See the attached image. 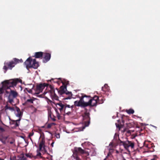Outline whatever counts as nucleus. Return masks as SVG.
I'll return each mask as SVG.
<instances>
[{"instance_id": "f257e3e1", "label": "nucleus", "mask_w": 160, "mask_h": 160, "mask_svg": "<svg viewBox=\"0 0 160 160\" xmlns=\"http://www.w3.org/2000/svg\"><path fill=\"white\" fill-rule=\"evenodd\" d=\"M61 83L62 84L61 86V97H65V94L68 95L67 97L62 99V100H66L70 99L72 96V93L71 92H68L67 90V87L68 84H69L68 81L66 80L63 81L61 78Z\"/></svg>"}, {"instance_id": "f03ea898", "label": "nucleus", "mask_w": 160, "mask_h": 160, "mask_svg": "<svg viewBox=\"0 0 160 160\" xmlns=\"http://www.w3.org/2000/svg\"><path fill=\"white\" fill-rule=\"evenodd\" d=\"M126 124V128L124 129V132L126 131L127 129H128L132 127H136V128H138V130H136V136H140L141 135H143L144 134V133L145 132L144 130L142 128L140 129L139 127L138 126V125L135 122H132L127 123Z\"/></svg>"}, {"instance_id": "7ed1b4c3", "label": "nucleus", "mask_w": 160, "mask_h": 160, "mask_svg": "<svg viewBox=\"0 0 160 160\" xmlns=\"http://www.w3.org/2000/svg\"><path fill=\"white\" fill-rule=\"evenodd\" d=\"M24 64L26 66L27 69L31 68L37 69L39 66L38 62L36 61V59H32L31 57L28 58L24 62Z\"/></svg>"}, {"instance_id": "20e7f679", "label": "nucleus", "mask_w": 160, "mask_h": 160, "mask_svg": "<svg viewBox=\"0 0 160 160\" xmlns=\"http://www.w3.org/2000/svg\"><path fill=\"white\" fill-rule=\"evenodd\" d=\"M73 154L71 157L72 160H81L78 156V154H83L86 152L81 148L75 147L73 151Z\"/></svg>"}, {"instance_id": "39448f33", "label": "nucleus", "mask_w": 160, "mask_h": 160, "mask_svg": "<svg viewBox=\"0 0 160 160\" xmlns=\"http://www.w3.org/2000/svg\"><path fill=\"white\" fill-rule=\"evenodd\" d=\"M19 59L16 58H14L13 61L9 62L4 63L5 65L3 66V69L5 70L4 72L6 73L8 69L10 70L15 66V65L19 63Z\"/></svg>"}, {"instance_id": "423d86ee", "label": "nucleus", "mask_w": 160, "mask_h": 160, "mask_svg": "<svg viewBox=\"0 0 160 160\" xmlns=\"http://www.w3.org/2000/svg\"><path fill=\"white\" fill-rule=\"evenodd\" d=\"M2 88L5 89L16 86V82H14L13 79L5 80L2 82Z\"/></svg>"}, {"instance_id": "0eeeda50", "label": "nucleus", "mask_w": 160, "mask_h": 160, "mask_svg": "<svg viewBox=\"0 0 160 160\" xmlns=\"http://www.w3.org/2000/svg\"><path fill=\"white\" fill-rule=\"evenodd\" d=\"M85 109L86 111L84 112L83 118L84 120V125L85 127H87L89 126L90 122V113L88 112V111H90V108H89L88 110L87 108H85Z\"/></svg>"}, {"instance_id": "6e6552de", "label": "nucleus", "mask_w": 160, "mask_h": 160, "mask_svg": "<svg viewBox=\"0 0 160 160\" xmlns=\"http://www.w3.org/2000/svg\"><path fill=\"white\" fill-rule=\"evenodd\" d=\"M18 93L16 91L11 90L8 97V102L12 105L14 103L13 99L18 96Z\"/></svg>"}, {"instance_id": "1a4fd4ad", "label": "nucleus", "mask_w": 160, "mask_h": 160, "mask_svg": "<svg viewBox=\"0 0 160 160\" xmlns=\"http://www.w3.org/2000/svg\"><path fill=\"white\" fill-rule=\"evenodd\" d=\"M48 85V84L46 83H40L39 84L37 85L36 87V92L39 93L40 92H41L42 90L45 88V87Z\"/></svg>"}, {"instance_id": "9d476101", "label": "nucleus", "mask_w": 160, "mask_h": 160, "mask_svg": "<svg viewBox=\"0 0 160 160\" xmlns=\"http://www.w3.org/2000/svg\"><path fill=\"white\" fill-rule=\"evenodd\" d=\"M123 143L124 147L126 149H128L130 147L132 148L134 146V144L129 141H126L123 142Z\"/></svg>"}, {"instance_id": "9b49d317", "label": "nucleus", "mask_w": 160, "mask_h": 160, "mask_svg": "<svg viewBox=\"0 0 160 160\" xmlns=\"http://www.w3.org/2000/svg\"><path fill=\"white\" fill-rule=\"evenodd\" d=\"M46 146L45 145V141H41L39 144V151H43L44 152H46L47 150L45 148Z\"/></svg>"}, {"instance_id": "f8f14e48", "label": "nucleus", "mask_w": 160, "mask_h": 160, "mask_svg": "<svg viewBox=\"0 0 160 160\" xmlns=\"http://www.w3.org/2000/svg\"><path fill=\"white\" fill-rule=\"evenodd\" d=\"M15 110L17 112L16 115L17 117L19 118V119H18L17 121H20L22 115V112L21 111L20 108L17 106L15 107Z\"/></svg>"}, {"instance_id": "ddd939ff", "label": "nucleus", "mask_w": 160, "mask_h": 160, "mask_svg": "<svg viewBox=\"0 0 160 160\" xmlns=\"http://www.w3.org/2000/svg\"><path fill=\"white\" fill-rule=\"evenodd\" d=\"M117 145V144H116L114 143L113 142H111L110 143L109 146V151L107 157L109 156L111 154V152L113 151V148H115Z\"/></svg>"}, {"instance_id": "4468645a", "label": "nucleus", "mask_w": 160, "mask_h": 160, "mask_svg": "<svg viewBox=\"0 0 160 160\" xmlns=\"http://www.w3.org/2000/svg\"><path fill=\"white\" fill-rule=\"evenodd\" d=\"M43 58L44 59L43 62L45 63L50 60L51 58V54L49 53H43Z\"/></svg>"}, {"instance_id": "2eb2a0df", "label": "nucleus", "mask_w": 160, "mask_h": 160, "mask_svg": "<svg viewBox=\"0 0 160 160\" xmlns=\"http://www.w3.org/2000/svg\"><path fill=\"white\" fill-rule=\"evenodd\" d=\"M54 109L57 113V116L58 119H60V114L58 111V110L60 111V102L56 104V107L54 108Z\"/></svg>"}, {"instance_id": "dca6fc26", "label": "nucleus", "mask_w": 160, "mask_h": 160, "mask_svg": "<svg viewBox=\"0 0 160 160\" xmlns=\"http://www.w3.org/2000/svg\"><path fill=\"white\" fill-rule=\"evenodd\" d=\"M122 124L120 122V120L118 121V123H116V125L117 127L118 128L119 130L121 128H122L124 125V121L123 119L122 118Z\"/></svg>"}, {"instance_id": "f3484780", "label": "nucleus", "mask_w": 160, "mask_h": 160, "mask_svg": "<svg viewBox=\"0 0 160 160\" xmlns=\"http://www.w3.org/2000/svg\"><path fill=\"white\" fill-rule=\"evenodd\" d=\"M43 54V52H36L35 53L34 55L33 56L34 57L36 58H42Z\"/></svg>"}, {"instance_id": "a211bd4d", "label": "nucleus", "mask_w": 160, "mask_h": 160, "mask_svg": "<svg viewBox=\"0 0 160 160\" xmlns=\"http://www.w3.org/2000/svg\"><path fill=\"white\" fill-rule=\"evenodd\" d=\"M89 102L90 103V106L92 107L96 106L97 105V103H98L97 101H95L94 100H92L91 99L89 100Z\"/></svg>"}, {"instance_id": "6ab92c4d", "label": "nucleus", "mask_w": 160, "mask_h": 160, "mask_svg": "<svg viewBox=\"0 0 160 160\" xmlns=\"http://www.w3.org/2000/svg\"><path fill=\"white\" fill-rule=\"evenodd\" d=\"M33 100L32 99H28L23 104L24 105H28V103H33Z\"/></svg>"}, {"instance_id": "aec40b11", "label": "nucleus", "mask_w": 160, "mask_h": 160, "mask_svg": "<svg viewBox=\"0 0 160 160\" xmlns=\"http://www.w3.org/2000/svg\"><path fill=\"white\" fill-rule=\"evenodd\" d=\"M70 106L69 105H63L61 103V111L64 109L65 111L67 108H70Z\"/></svg>"}, {"instance_id": "412c9836", "label": "nucleus", "mask_w": 160, "mask_h": 160, "mask_svg": "<svg viewBox=\"0 0 160 160\" xmlns=\"http://www.w3.org/2000/svg\"><path fill=\"white\" fill-rule=\"evenodd\" d=\"M48 119H50L53 121L55 120V117L54 116L52 115V112H48Z\"/></svg>"}, {"instance_id": "4be33fe9", "label": "nucleus", "mask_w": 160, "mask_h": 160, "mask_svg": "<svg viewBox=\"0 0 160 160\" xmlns=\"http://www.w3.org/2000/svg\"><path fill=\"white\" fill-rule=\"evenodd\" d=\"M90 103H89V101L88 102H83L82 103L81 107L85 108L86 107L88 106H90Z\"/></svg>"}, {"instance_id": "5701e85b", "label": "nucleus", "mask_w": 160, "mask_h": 160, "mask_svg": "<svg viewBox=\"0 0 160 160\" xmlns=\"http://www.w3.org/2000/svg\"><path fill=\"white\" fill-rule=\"evenodd\" d=\"M5 108L6 110L8 109L12 111H13L15 110L14 107H11L9 106L8 104H7L5 106Z\"/></svg>"}, {"instance_id": "b1692460", "label": "nucleus", "mask_w": 160, "mask_h": 160, "mask_svg": "<svg viewBox=\"0 0 160 160\" xmlns=\"http://www.w3.org/2000/svg\"><path fill=\"white\" fill-rule=\"evenodd\" d=\"M84 97H88L89 98H90V97L89 96H87L86 95H82L81 98H80V99L79 100V101L80 102L82 103L83 102H84V101L83 100V99Z\"/></svg>"}, {"instance_id": "393cba45", "label": "nucleus", "mask_w": 160, "mask_h": 160, "mask_svg": "<svg viewBox=\"0 0 160 160\" xmlns=\"http://www.w3.org/2000/svg\"><path fill=\"white\" fill-rule=\"evenodd\" d=\"M30 85L32 86L31 88H26L25 89L29 93H31L32 92V89L33 88V85L32 84H30Z\"/></svg>"}, {"instance_id": "a878e982", "label": "nucleus", "mask_w": 160, "mask_h": 160, "mask_svg": "<svg viewBox=\"0 0 160 160\" xmlns=\"http://www.w3.org/2000/svg\"><path fill=\"white\" fill-rule=\"evenodd\" d=\"M126 112L129 114H133L134 112V110L132 109H129L128 110H127Z\"/></svg>"}, {"instance_id": "bb28decb", "label": "nucleus", "mask_w": 160, "mask_h": 160, "mask_svg": "<svg viewBox=\"0 0 160 160\" xmlns=\"http://www.w3.org/2000/svg\"><path fill=\"white\" fill-rule=\"evenodd\" d=\"M74 105L75 106H78V107H79V106L81 107V103L79 101H75L74 102Z\"/></svg>"}, {"instance_id": "cd10ccee", "label": "nucleus", "mask_w": 160, "mask_h": 160, "mask_svg": "<svg viewBox=\"0 0 160 160\" xmlns=\"http://www.w3.org/2000/svg\"><path fill=\"white\" fill-rule=\"evenodd\" d=\"M108 87L107 84H105L104 86V87H103L102 88V90L104 92H106V89H107V88H108Z\"/></svg>"}, {"instance_id": "c85d7f7f", "label": "nucleus", "mask_w": 160, "mask_h": 160, "mask_svg": "<svg viewBox=\"0 0 160 160\" xmlns=\"http://www.w3.org/2000/svg\"><path fill=\"white\" fill-rule=\"evenodd\" d=\"M18 160H27V159L24 154H23L21 155Z\"/></svg>"}, {"instance_id": "c756f323", "label": "nucleus", "mask_w": 160, "mask_h": 160, "mask_svg": "<svg viewBox=\"0 0 160 160\" xmlns=\"http://www.w3.org/2000/svg\"><path fill=\"white\" fill-rule=\"evenodd\" d=\"M13 80L14 81V82H16V85H17V84L18 82L21 83L22 82V80H21L20 79H18V78H16L15 79H13Z\"/></svg>"}, {"instance_id": "7c9ffc66", "label": "nucleus", "mask_w": 160, "mask_h": 160, "mask_svg": "<svg viewBox=\"0 0 160 160\" xmlns=\"http://www.w3.org/2000/svg\"><path fill=\"white\" fill-rule=\"evenodd\" d=\"M17 120H12V121L13 122H15V125L16 127H18L19 126V124L18 123H19L20 121H17Z\"/></svg>"}, {"instance_id": "2f4dec72", "label": "nucleus", "mask_w": 160, "mask_h": 160, "mask_svg": "<svg viewBox=\"0 0 160 160\" xmlns=\"http://www.w3.org/2000/svg\"><path fill=\"white\" fill-rule=\"evenodd\" d=\"M114 140H120L118 134H115L114 136Z\"/></svg>"}, {"instance_id": "473e14b6", "label": "nucleus", "mask_w": 160, "mask_h": 160, "mask_svg": "<svg viewBox=\"0 0 160 160\" xmlns=\"http://www.w3.org/2000/svg\"><path fill=\"white\" fill-rule=\"evenodd\" d=\"M52 98L53 99H54L56 100H58V97L54 93V94H53V97H52Z\"/></svg>"}, {"instance_id": "72a5a7b5", "label": "nucleus", "mask_w": 160, "mask_h": 160, "mask_svg": "<svg viewBox=\"0 0 160 160\" xmlns=\"http://www.w3.org/2000/svg\"><path fill=\"white\" fill-rule=\"evenodd\" d=\"M92 99V100H94L95 101H98V100H99V97L97 96H94L93 98H92V99Z\"/></svg>"}, {"instance_id": "f704fd0d", "label": "nucleus", "mask_w": 160, "mask_h": 160, "mask_svg": "<svg viewBox=\"0 0 160 160\" xmlns=\"http://www.w3.org/2000/svg\"><path fill=\"white\" fill-rule=\"evenodd\" d=\"M54 124V123H51L48 124L47 127L48 128H50L52 125Z\"/></svg>"}, {"instance_id": "c9c22d12", "label": "nucleus", "mask_w": 160, "mask_h": 160, "mask_svg": "<svg viewBox=\"0 0 160 160\" xmlns=\"http://www.w3.org/2000/svg\"><path fill=\"white\" fill-rule=\"evenodd\" d=\"M40 151H39V150H37V156H41V153L39 152Z\"/></svg>"}, {"instance_id": "e433bc0d", "label": "nucleus", "mask_w": 160, "mask_h": 160, "mask_svg": "<svg viewBox=\"0 0 160 160\" xmlns=\"http://www.w3.org/2000/svg\"><path fill=\"white\" fill-rule=\"evenodd\" d=\"M3 88L2 87V88H0V94H1L3 93L4 92L3 91Z\"/></svg>"}, {"instance_id": "4c0bfd02", "label": "nucleus", "mask_w": 160, "mask_h": 160, "mask_svg": "<svg viewBox=\"0 0 160 160\" xmlns=\"http://www.w3.org/2000/svg\"><path fill=\"white\" fill-rule=\"evenodd\" d=\"M26 156L27 157H31V155L29 154H25Z\"/></svg>"}, {"instance_id": "58836bf2", "label": "nucleus", "mask_w": 160, "mask_h": 160, "mask_svg": "<svg viewBox=\"0 0 160 160\" xmlns=\"http://www.w3.org/2000/svg\"><path fill=\"white\" fill-rule=\"evenodd\" d=\"M33 135V133H31L28 135V137H29V138L31 140H32V139H31V138H30V137L31 136H32Z\"/></svg>"}, {"instance_id": "ea45409f", "label": "nucleus", "mask_w": 160, "mask_h": 160, "mask_svg": "<svg viewBox=\"0 0 160 160\" xmlns=\"http://www.w3.org/2000/svg\"><path fill=\"white\" fill-rule=\"evenodd\" d=\"M103 102V101L102 99H101V101H100L99 102V104L102 103Z\"/></svg>"}, {"instance_id": "a19ab883", "label": "nucleus", "mask_w": 160, "mask_h": 160, "mask_svg": "<svg viewBox=\"0 0 160 160\" xmlns=\"http://www.w3.org/2000/svg\"><path fill=\"white\" fill-rule=\"evenodd\" d=\"M14 141H12L9 142V143L11 144H13L14 143Z\"/></svg>"}, {"instance_id": "79ce46f5", "label": "nucleus", "mask_w": 160, "mask_h": 160, "mask_svg": "<svg viewBox=\"0 0 160 160\" xmlns=\"http://www.w3.org/2000/svg\"><path fill=\"white\" fill-rule=\"evenodd\" d=\"M56 137H57V138H58V137L59 138H60V134H59V133H58V134L57 135H56Z\"/></svg>"}, {"instance_id": "37998d69", "label": "nucleus", "mask_w": 160, "mask_h": 160, "mask_svg": "<svg viewBox=\"0 0 160 160\" xmlns=\"http://www.w3.org/2000/svg\"><path fill=\"white\" fill-rule=\"evenodd\" d=\"M0 130L2 131H3L4 130L3 128H2L1 127H0Z\"/></svg>"}, {"instance_id": "c03bdc74", "label": "nucleus", "mask_w": 160, "mask_h": 160, "mask_svg": "<svg viewBox=\"0 0 160 160\" xmlns=\"http://www.w3.org/2000/svg\"><path fill=\"white\" fill-rule=\"evenodd\" d=\"M2 141V142L4 144L6 143V142H5L6 141L3 140V141Z\"/></svg>"}, {"instance_id": "a18cd8bd", "label": "nucleus", "mask_w": 160, "mask_h": 160, "mask_svg": "<svg viewBox=\"0 0 160 160\" xmlns=\"http://www.w3.org/2000/svg\"><path fill=\"white\" fill-rule=\"evenodd\" d=\"M54 142H52V143L51 144V146H52V147H53V143H54Z\"/></svg>"}, {"instance_id": "49530a36", "label": "nucleus", "mask_w": 160, "mask_h": 160, "mask_svg": "<svg viewBox=\"0 0 160 160\" xmlns=\"http://www.w3.org/2000/svg\"><path fill=\"white\" fill-rule=\"evenodd\" d=\"M19 62H23V61H22V59H20V60H19Z\"/></svg>"}, {"instance_id": "de8ad7c7", "label": "nucleus", "mask_w": 160, "mask_h": 160, "mask_svg": "<svg viewBox=\"0 0 160 160\" xmlns=\"http://www.w3.org/2000/svg\"><path fill=\"white\" fill-rule=\"evenodd\" d=\"M58 93H60V90H58Z\"/></svg>"}, {"instance_id": "09e8293b", "label": "nucleus", "mask_w": 160, "mask_h": 160, "mask_svg": "<svg viewBox=\"0 0 160 160\" xmlns=\"http://www.w3.org/2000/svg\"><path fill=\"white\" fill-rule=\"evenodd\" d=\"M21 137H22V138H23L24 139V137H23V136H21Z\"/></svg>"}, {"instance_id": "8fccbe9b", "label": "nucleus", "mask_w": 160, "mask_h": 160, "mask_svg": "<svg viewBox=\"0 0 160 160\" xmlns=\"http://www.w3.org/2000/svg\"><path fill=\"white\" fill-rule=\"evenodd\" d=\"M130 130H128V131H127V132H130Z\"/></svg>"}, {"instance_id": "3c124183", "label": "nucleus", "mask_w": 160, "mask_h": 160, "mask_svg": "<svg viewBox=\"0 0 160 160\" xmlns=\"http://www.w3.org/2000/svg\"><path fill=\"white\" fill-rule=\"evenodd\" d=\"M53 81V79H52L51 80H50V81Z\"/></svg>"}, {"instance_id": "603ef678", "label": "nucleus", "mask_w": 160, "mask_h": 160, "mask_svg": "<svg viewBox=\"0 0 160 160\" xmlns=\"http://www.w3.org/2000/svg\"><path fill=\"white\" fill-rule=\"evenodd\" d=\"M0 160H4L3 159H1L0 158Z\"/></svg>"}, {"instance_id": "864d4df0", "label": "nucleus", "mask_w": 160, "mask_h": 160, "mask_svg": "<svg viewBox=\"0 0 160 160\" xmlns=\"http://www.w3.org/2000/svg\"><path fill=\"white\" fill-rule=\"evenodd\" d=\"M70 112H67V113H70Z\"/></svg>"}, {"instance_id": "5fc2aeb1", "label": "nucleus", "mask_w": 160, "mask_h": 160, "mask_svg": "<svg viewBox=\"0 0 160 160\" xmlns=\"http://www.w3.org/2000/svg\"><path fill=\"white\" fill-rule=\"evenodd\" d=\"M154 160V159H152L151 160Z\"/></svg>"}, {"instance_id": "6e6d98bb", "label": "nucleus", "mask_w": 160, "mask_h": 160, "mask_svg": "<svg viewBox=\"0 0 160 160\" xmlns=\"http://www.w3.org/2000/svg\"><path fill=\"white\" fill-rule=\"evenodd\" d=\"M71 107L72 108V106H71Z\"/></svg>"}, {"instance_id": "4d7b16f0", "label": "nucleus", "mask_w": 160, "mask_h": 160, "mask_svg": "<svg viewBox=\"0 0 160 160\" xmlns=\"http://www.w3.org/2000/svg\"><path fill=\"white\" fill-rule=\"evenodd\" d=\"M141 124H142V125H143V123H141Z\"/></svg>"}]
</instances>
